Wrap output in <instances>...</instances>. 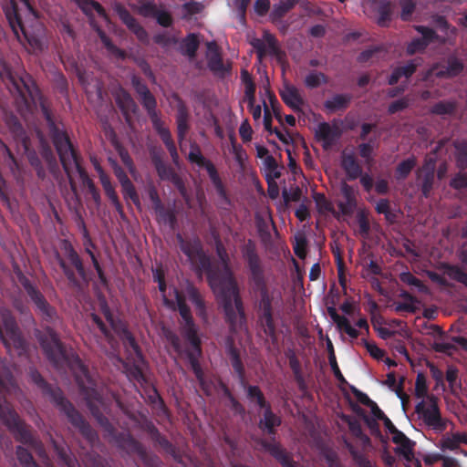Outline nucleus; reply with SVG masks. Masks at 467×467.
<instances>
[{"mask_svg":"<svg viewBox=\"0 0 467 467\" xmlns=\"http://www.w3.org/2000/svg\"><path fill=\"white\" fill-rule=\"evenodd\" d=\"M242 258L248 269V282L252 292L257 296L255 302L257 324L263 333L273 345L277 344V325L275 306L278 301L275 299L274 293L270 292L264 263L258 254L257 244L253 239L244 240L240 245Z\"/></svg>","mask_w":467,"mask_h":467,"instance_id":"obj_1","label":"nucleus"},{"mask_svg":"<svg viewBox=\"0 0 467 467\" xmlns=\"http://www.w3.org/2000/svg\"><path fill=\"white\" fill-rule=\"evenodd\" d=\"M215 248L223 268V270L214 269L211 263V270L203 272L207 275L211 286L219 289L225 322L229 326L230 332L234 334L246 325L244 302L238 284L229 265L228 254L219 238L216 240Z\"/></svg>","mask_w":467,"mask_h":467,"instance_id":"obj_2","label":"nucleus"},{"mask_svg":"<svg viewBox=\"0 0 467 467\" xmlns=\"http://www.w3.org/2000/svg\"><path fill=\"white\" fill-rule=\"evenodd\" d=\"M76 361L88 383V386H85L83 382L78 381L80 392L84 396L87 407L91 415L104 431L105 436L112 440L119 448L126 450L128 452L135 453L141 459H145L147 457V451L144 446L130 433L119 432L108 417L103 414L102 408H104V401L101 394L95 388V384L78 357H76Z\"/></svg>","mask_w":467,"mask_h":467,"instance_id":"obj_3","label":"nucleus"},{"mask_svg":"<svg viewBox=\"0 0 467 467\" xmlns=\"http://www.w3.org/2000/svg\"><path fill=\"white\" fill-rule=\"evenodd\" d=\"M29 16H32L30 24H26L22 17L16 0H5L3 11L8 25L17 39L23 46L27 45L34 53H41L47 48L48 41L47 29L43 24L37 21L38 11L35 8L31 0H19Z\"/></svg>","mask_w":467,"mask_h":467,"instance_id":"obj_4","label":"nucleus"},{"mask_svg":"<svg viewBox=\"0 0 467 467\" xmlns=\"http://www.w3.org/2000/svg\"><path fill=\"white\" fill-rule=\"evenodd\" d=\"M12 88L16 90L26 106H29L30 104L39 106L56 150H61L62 143L68 147V140L70 139L67 132L60 129L56 123L47 100L41 94L32 76L24 71L18 78H12Z\"/></svg>","mask_w":467,"mask_h":467,"instance_id":"obj_5","label":"nucleus"},{"mask_svg":"<svg viewBox=\"0 0 467 467\" xmlns=\"http://www.w3.org/2000/svg\"><path fill=\"white\" fill-rule=\"evenodd\" d=\"M186 296L194 305L197 316L207 322L208 314L204 299L199 289L192 283L187 282L184 293L174 289L176 308L182 317L181 333L192 347L195 355H202L201 339L198 336V328L195 325L190 306L186 303Z\"/></svg>","mask_w":467,"mask_h":467,"instance_id":"obj_6","label":"nucleus"},{"mask_svg":"<svg viewBox=\"0 0 467 467\" xmlns=\"http://www.w3.org/2000/svg\"><path fill=\"white\" fill-rule=\"evenodd\" d=\"M29 377L31 381L42 391L43 395L50 399L54 405L67 416L68 421L78 430L84 438L89 441H93L98 438L96 431L92 429L90 424L85 420L82 414L76 410L74 405L65 398L59 388H55L49 384L39 371L34 368H30Z\"/></svg>","mask_w":467,"mask_h":467,"instance_id":"obj_7","label":"nucleus"},{"mask_svg":"<svg viewBox=\"0 0 467 467\" xmlns=\"http://www.w3.org/2000/svg\"><path fill=\"white\" fill-rule=\"evenodd\" d=\"M62 246L65 259L57 254V263L70 286L80 289L82 282L88 284L90 279L83 260L68 240H63Z\"/></svg>","mask_w":467,"mask_h":467,"instance_id":"obj_8","label":"nucleus"},{"mask_svg":"<svg viewBox=\"0 0 467 467\" xmlns=\"http://www.w3.org/2000/svg\"><path fill=\"white\" fill-rule=\"evenodd\" d=\"M36 337L47 359L56 368L67 365V352L55 329L47 327L42 332L37 333Z\"/></svg>","mask_w":467,"mask_h":467,"instance_id":"obj_9","label":"nucleus"},{"mask_svg":"<svg viewBox=\"0 0 467 467\" xmlns=\"http://www.w3.org/2000/svg\"><path fill=\"white\" fill-rule=\"evenodd\" d=\"M180 250L199 272L211 270V258L204 252L202 244L198 237L184 238L182 234H176Z\"/></svg>","mask_w":467,"mask_h":467,"instance_id":"obj_10","label":"nucleus"},{"mask_svg":"<svg viewBox=\"0 0 467 467\" xmlns=\"http://www.w3.org/2000/svg\"><path fill=\"white\" fill-rule=\"evenodd\" d=\"M188 160L190 162L196 164L200 168H204L207 171L209 178L215 188L217 195L225 204L230 205L231 200L227 194L226 189L217 171V169L210 160L206 159L202 154L198 144H191V150L188 154Z\"/></svg>","mask_w":467,"mask_h":467,"instance_id":"obj_11","label":"nucleus"},{"mask_svg":"<svg viewBox=\"0 0 467 467\" xmlns=\"http://www.w3.org/2000/svg\"><path fill=\"white\" fill-rule=\"evenodd\" d=\"M415 412L428 427L438 431H443L446 429L447 425L441 418L438 398L434 395L427 396L426 400L418 402Z\"/></svg>","mask_w":467,"mask_h":467,"instance_id":"obj_12","label":"nucleus"},{"mask_svg":"<svg viewBox=\"0 0 467 467\" xmlns=\"http://www.w3.org/2000/svg\"><path fill=\"white\" fill-rule=\"evenodd\" d=\"M140 16L145 18H154L158 25L162 27H170L173 24L171 14L158 5L154 0H138L136 5H131Z\"/></svg>","mask_w":467,"mask_h":467,"instance_id":"obj_13","label":"nucleus"},{"mask_svg":"<svg viewBox=\"0 0 467 467\" xmlns=\"http://www.w3.org/2000/svg\"><path fill=\"white\" fill-rule=\"evenodd\" d=\"M464 70V62L456 54L449 55L446 59L434 63L427 72V77L435 76L437 78H453Z\"/></svg>","mask_w":467,"mask_h":467,"instance_id":"obj_14","label":"nucleus"},{"mask_svg":"<svg viewBox=\"0 0 467 467\" xmlns=\"http://www.w3.org/2000/svg\"><path fill=\"white\" fill-rule=\"evenodd\" d=\"M57 152L58 154L63 170L68 177H70L72 167L74 165L82 182L87 178H89L86 170L81 165V157L79 156L78 150L74 148L70 140H68V147L62 143L61 150Z\"/></svg>","mask_w":467,"mask_h":467,"instance_id":"obj_15","label":"nucleus"},{"mask_svg":"<svg viewBox=\"0 0 467 467\" xmlns=\"http://www.w3.org/2000/svg\"><path fill=\"white\" fill-rule=\"evenodd\" d=\"M113 10L119 16L120 21L127 26V28L135 35L137 39L144 44L148 45L150 42V36L147 30L139 23V21L130 14V12L122 5L115 4Z\"/></svg>","mask_w":467,"mask_h":467,"instance_id":"obj_16","label":"nucleus"},{"mask_svg":"<svg viewBox=\"0 0 467 467\" xmlns=\"http://www.w3.org/2000/svg\"><path fill=\"white\" fill-rule=\"evenodd\" d=\"M24 287L32 300L36 305V309L42 318L47 322H53L57 317V311L45 298L43 294L28 281L24 283Z\"/></svg>","mask_w":467,"mask_h":467,"instance_id":"obj_17","label":"nucleus"},{"mask_svg":"<svg viewBox=\"0 0 467 467\" xmlns=\"http://www.w3.org/2000/svg\"><path fill=\"white\" fill-rule=\"evenodd\" d=\"M381 420L386 429L392 434V441L400 445L396 451L403 455L407 461H410L413 457V451L416 445L415 441L409 439L401 431L398 430L387 416Z\"/></svg>","mask_w":467,"mask_h":467,"instance_id":"obj_18","label":"nucleus"},{"mask_svg":"<svg viewBox=\"0 0 467 467\" xmlns=\"http://www.w3.org/2000/svg\"><path fill=\"white\" fill-rule=\"evenodd\" d=\"M78 226L82 234L85 253L90 257L91 263L93 265L94 269L97 272V275H98L100 284L103 286H108L109 280H108V278L104 273V270H103L102 266L100 265L96 254L93 252V249L96 248V244L92 241L89 232H88V230L86 226V223L82 218L79 219V222L78 223Z\"/></svg>","mask_w":467,"mask_h":467,"instance_id":"obj_19","label":"nucleus"},{"mask_svg":"<svg viewBox=\"0 0 467 467\" xmlns=\"http://www.w3.org/2000/svg\"><path fill=\"white\" fill-rule=\"evenodd\" d=\"M250 45L255 49L259 60L266 55L278 56L280 53L276 37L267 30H264L262 39L254 37L250 41Z\"/></svg>","mask_w":467,"mask_h":467,"instance_id":"obj_20","label":"nucleus"},{"mask_svg":"<svg viewBox=\"0 0 467 467\" xmlns=\"http://www.w3.org/2000/svg\"><path fill=\"white\" fill-rule=\"evenodd\" d=\"M107 320L110 322L112 328L119 337V339L122 341V344L124 348H126L127 352H130V350L135 353L137 358L140 360H143L142 354L140 351V348L136 342L135 337L131 334V332L128 329L127 326L124 324H116L111 314L109 311L106 314Z\"/></svg>","mask_w":467,"mask_h":467,"instance_id":"obj_21","label":"nucleus"},{"mask_svg":"<svg viewBox=\"0 0 467 467\" xmlns=\"http://www.w3.org/2000/svg\"><path fill=\"white\" fill-rule=\"evenodd\" d=\"M149 195L152 202V209L157 215L158 222L160 223L169 225L171 230H174L177 225V217L174 210L167 209L164 206L156 190H150Z\"/></svg>","mask_w":467,"mask_h":467,"instance_id":"obj_22","label":"nucleus"},{"mask_svg":"<svg viewBox=\"0 0 467 467\" xmlns=\"http://www.w3.org/2000/svg\"><path fill=\"white\" fill-rule=\"evenodd\" d=\"M225 352L238 378L240 386H244L246 379L245 368L241 358L240 350L235 346L233 337H227L225 338Z\"/></svg>","mask_w":467,"mask_h":467,"instance_id":"obj_23","label":"nucleus"},{"mask_svg":"<svg viewBox=\"0 0 467 467\" xmlns=\"http://www.w3.org/2000/svg\"><path fill=\"white\" fill-rule=\"evenodd\" d=\"M117 106L120 109L125 120L130 123L131 115L138 110V105L131 95L122 87H119L114 93Z\"/></svg>","mask_w":467,"mask_h":467,"instance_id":"obj_24","label":"nucleus"},{"mask_svg":"<svg viewBox=\"0 0 467 467\" xmlns=\"http://www.w3.org/2000/svg\"><path fill=\"white\" fill-rule=\"evenodd\" d=\"M177 100L176 106V125H177V137L179 142L184 140L186 134L190 130L189 119L190 113L184 101L178 96H174Z\"/></svg>","mask_w":467,"mask_h":467,"instance_id":"obj_25","label":"nucleus"},{"mask_svg":"<svg viewBox=\"0 0 467 467\" xmlns=\"http://www.w3.org/2000/svg\"><path fill=\"white\" fill-rule=\"evenodd\" d=\"M261 446L268 451L283 467H296V462L290 454L277 442H271L261 439Z\"/></svg>","mask_w":467,"mask_h":467,"instance_id":"obj_26","label":"nucleus"},{"mask_svg":"<svg viewBox=\"0 0 467 467\" xmlns=\"http://www.w3.org/2000/svg\"><path fill=\"white\" fill-rule=\"evenodd\" d=\"M341 136L339 128L331 126L327 122H321L316 130V138L323 142V148L327 150L332 147L335 141Z\"/></svg>","mask_w":467,"mask_h":467,"instance_id":"obj_27","label":"nucleus"},{"mask_svg":"<svg viewBox=\"0 0 467 467\" xmlns=\"http://www.w3.org/2000/svg\"><path fill=\"white\" fill-rule=\"evenodd\" d=\"M146 431L150 436L152 441L161 447V449L167 454L171 455L174 460H178L180 455L176 447L164 436L162 435L159 430L152 424L149 422L146 425Z\"/></svg>","mask_w":467,"mask_h":467,"instance_id":"obj_28","label":"nucleus"},{"mask_svg":"<svg viewBox=\"0 0 467 467\" xmlns=\"http://www.w3.org/2000/svg\"><path fill=\"white\" fill-rule=\"evenodd\" d=\"M279 95L284 103L294 111L297 112L301 110L305 100L296 87L289 83H285L283 88L279 91Z\"/></svg>","mask_w":467,"mask_h":467,"instance_id":"obj_29","label":"nucleus"},{"mask_svg":"<svg viewBox=\"0 0 467 467\" xmlns=\"http://www.w3.org/2000/svg\"><path fill=\"white\" fill-rule=\"evenodd\" d=\"M5 122L14 140L21 143L25 149H27L29 139L19 119L15 114L10 113L5 116Z\"/></svg>","mask_w":467,"mask_h":467,"instance_id":"obj_30","label":"nucleus"},{"mask_svg":"<svg viewBox=\"0 0 467 467\" xmlns=\"http://www.w3.org/2000/svg\"><path fill=\"white\" fill-rule=\"evenodd\" d=\"M130 82L134 90L138 94L140 102L144 109L153 105H157L156 98L140 77L132 75L130 78Z\"/></svg>","mask_w":467,"mask_h":467,"instance_id":"obj_31","label":"nucleus"},{"mask_svg":"<svg viewBox=\"0 0 467 467\" xmlns=\"http://www.w3.org/2000/svg\"><path fill=\"white\" fill-rule=\"evenodd\" d=\"M421 63V58H414L408 61L405 65L397 67L393 69L388 78V84L390 86L396 85L401 78H410L417 70Z\"/></svg>","mask_w":467,"mask_h":467,"instance_id":"obj_32","label":"nucleus"},{"mask_svg":"<svg viewBox=\"0 0 467 467\" xmlns=\"http://www.w3.org/2000/svg\"><path fill=\"white\" fill-rule=\"evenodd\" d=\"M340 192L345 201L338 203V209L342 214L350 216L357 208V198L354 188L347 182H342Z\"/></svg>","mask_w":467,"mask_h":467,"instance_id":"obj_33","label":"nucleus"},{"mask_svg":"<svg viewBox=\"0 0 467 467\" xmlns=\"http://www.w3.org/2000/svg\"><path fill=\"white\" fill-rule=\"evenodd\" d=\"M264 409V415L259 420L258 427L268 435L275 436L276 434V428L281 425L282 420L273 412L270 404Z\"/></svg>","mask_w":467,"mask_h":467,"instance_id":"obj_34","label":"nucleus"},{"mask_svg":"<svg viewBox=\"0 0 467 467\" xmlns=\"http://www.w3.org/2000/svg\"><path fill=\"white\" fill-rule=\"evenodd\" d=\"M341 166L348 181H354L362 174V167L353 154H343Z\"/></svg>","mask_w":467,"mask_h":467,"instance_id":"obj_35","label":"nucleus"},{"mask_svg":"<svg viewBox=\"0 0 467 467\" xmlns=\"http://www.w3.org/2000/svg\"><path fill=\"white\" fill-rule=\"evenodd\" d=\"M417 180L419 181L422 196L429 198L434 184L433 169L426 167L420 169L417 172Z\"/></svg>","mask_w":467,"mask_h":467,"instance_id":"obj_36","label":"nucleus"},{"mask_svg":"<svg viewBox=\"0 0 467 467\" xmlns=\"http://www.w3.org/2000/svg\"><path fill=\"white\" fill-rule=\"evenodd\" d=\"M351 100L352 95L350 94H336L324 102V107L330 113L345 110L348 108Z\"/></svg>","mask_w":467,"mask_h":467,"instance_id":"obj_37","label":"nucleus"},{"mask_svg":"<svg viewBox=\"0 0 467 467\" xmlns=\"http://www.w3.org/2000/svg\"><path fill=\"white\" fill-rule=\"evenodd\" d=\"M150 159L159 177L161 180L169 181L175 173V171L163 161L162 157L159 152L152 151L150 153Z\"/></svg>","mask_w":467,"mask_h":467,"instance_id":"obj_38","label":"nucleus"},{"mask_svg":"<svg viewBox=\"0 0 467 467\" xmlns=\"http://www.w3.org/2000/svg\"><path fill=\"white\" fill-rule=\"evenodd\" d=\"M246 391V398L251 401L254 402L259 408L263 409L269 405L266 401L265 397L258 386L249 385L245 379L244 386H241Z\"/></svg>","mask_w":467,"mask_h":467,"instance_id":"obj_39","label":"nucleus"},{"mask_svg":"<svg viewBox=\"0 0 467 467\" xmlns=\"http://www.w3.org/2000/svg\"><path fill=\"white\" fill-rule=\"evenodd\" d=\"M379 16L377 24L380 27H388L392 20L393 5L390 1H380L377 9Z\"/></svg>","mask_w":467,"mask_h":467,"instance_id":"obj_40","label":"nucleus"},{"mask_svg":"<svg viewBox=\"0 0 467 467\" xmlns=\"http://www.w3.org/2000/svg\"><path fill=\"white\" fill-rule=\"evenodd\" d=\"M417 165L415 156L409 157L400 161L395 169V179L399 182L406 180Z\"/></svg>","mask_w":467,"mask_h":467,"instance_id":"obj_41","label":"nucleus"},{"mask_svg":"<svg viewBox=\"0 0 467 467\" xmlns=\"http://www.w3.org/2000/svg\"><path fill=\"white\" fill-rule=\"evenodd\" d=\"M264 167L265 170V179L269 186H272V182L281 177V171L278 169V164L273 156H266L264 160Z\"/></svg>","mask_w":467,"mask_h":467,"instance_id":"obj_42","label":"nucleus"},{"mask_svg":"<svg viewBox=\"0 0 467 467\" xmlns=\"http://www.w3.org/2000/svg\"><path fill=\"white\" fill-rule=\"evenodd\" d=\"M456 109L457 102L455 100H441L431 106L430 112L438 116L452 115Z\"/></svg>","mask_w":467,"mask_h":467,"instance_id":"obj_43","label":"nucleus"},{"mask_svg":"<svg viewBox=\"0 0 467 467\" xmlns=\"http://www.w3.org/2000/svg\"><path fill=\"white\" fill-rule=\"evenodd\" d=\"M298 2L299 0H285L275 5L271 12L272 20L275 21L283 18Z\"/></svg>","mask_w":467,"mask_h":467,"instance_id":"obj_44","label":"nucleus"},{"mask_svg":"<svg viewBox=\"0 0 467 467\" xmlns=\"http://www.w3.org/2000/svg\"><path fill=\"white\" fill-rule=\"evenodd\" d=\"M200 41L197 35L189 34L182 42V51L190 57H194L199 48Z\"/></svg>","mask_w":467,"mask_h":467,"instance_id":"obj_45","label":"nucleus"},{"mask_svg":"<svg viewBox=\"0 0 467 467\" xmlns=\"http://www.w3.org/2000/svg\"><path fill=\"white\" fill-rule=\"evenodd\" d=\"M453 146L456 150L457 164L464 169L467 166V139L454 140Z\"/></svg>","mask_w":467,"mask_h":467,"instance_id":"obj_46","label":"nucleus"},{"mask_svg":"<svg viewBox=\"0 0 467 467\" xmlns=\"http://www.w3.org/2000/svg\"><path fill=\"white\" fill-rule=\"evenodd\" d=\"M348 449L352 460L358 467H376V464L372 462L365 453L358 451L351 444H348Z\"/></svg>","mask_w":467,"mask_h":467,"instance_id":"obj_47","label":"nucleus"},{"mask_svg":"<svg viewBox=\"0 0 467 467\" xmlns=\"http://www.w3.org/2000/svg\"><path fill=\"white\" fill-rule=\"evenodd\" d=\"M209 69L216 75H224L226 67L219 52L215 51L208 57L207 62Z\"/></svg>","mask_w":467,"mask_h":467,"instance_id":"obj_48","label":"nucleus"},{"mask_svg":"<svg viewBox=\"0 0 467 467\" xmlns=\"http://www.w3.org/2000/svg\"><path fill=\"white\" fill-rule=\"evenodd\" d=\"M16 454L17 460L24 467H40L35 461L31 452L23 446L19 445L16 448Z\"/></svg>","mask_w":467,"mask_h":467,"instance_id":"obj_49","label":"nucleus"},{"mask_svg":"<svg viewBox=\"0 0 467 467\" xmlns=\"http://www.w3.org/2000/svg\"><path fill=\"white\" fill-rule=\"evenodd\" d=\"M96 170L99 172V180L104 189L105 194L110 201L115 199L118 194L109 180V177L104 172L103 169L99 165L96 167Z\"/></svg>","mask_w":467,"mask_h":467,"instance_id":"obj_50","label":"nucleus"},{"mask_svg":"<svg viewBox=\"0 0 467 467\" xmlns=\"http://www.w3.org/2000/svg\"><path fill=\"white\" fill-rule=\"evenodd\" d=\"M415 30L420 33L421 39L429 46L433 42H444V38L441 39L439 35L432 29L425 26H415Z\"/></svg>","mask_w":467,"mask_h":467,"instance_id":"obj_51","label":"nucleus"},{"mask_svg":"<svg viewBox=\"0 0 467 467\" xmlns=\"http://www.w3.org/2000/svg\"><path fill=\"white\" fill-rule=\"evenodd\" d=\"M328 78L327 77L322 73V72H317V71H311L306 78H305V85L308 88H317L321 84L327 83Z\"/></svg>","mask_w":467,"mask_h":467,"instance_id":"obj_52","label":"nucleus"},{"mask_svg":"<svg viewBox=\"0 0 467 467\" xmlns=\"http://www.w3.org/2000/svg\"><path fill=\"white\" fill-rule=\"evenodd\" d=\"M145 110L150 119L154 130L157 133L161 132V130H163L165 127L163 121L160 117V112L157 109V105H153L146 109Z\"/></svg>","mask_w":467,"mask_h":467,"instance_id":"obj_53","label":"nucleus"},{"mask_svg":"<svg viewBox=\"0 0 467 467\" xmlns=\"http://www.w3.org/2000/svg\"><path fill=\"white\" fill-rule=\"evenodd\" d=\"M124 199H130L136 206L140 205L139 194L131 181L120 185Z\"/></svg>","mask_w":467,"mask_h":467,"instance_id":"obj_54","label":"nucleus"},{"mask_svg":"<svg viewBox=\"0 0 467 467\" xmlns=\"http://www.w3.org/2000/svg\"><path fill=\"white\" fill-rule=\"evenodd\" d=\"M447 273L452 280L461 283L467 287V273L461 267L458 265H449Z\"/></svg>","mask_w":467,"mask_h":467,"instance_id":"obj_55","label":"nucleus"},{"mask_svg":"<svg viewBox=\"0 0 467 467\" xmlns=\"http://www.w3.org/2000/svg\"><path fill=\"white\" fill-rule=\"evenodd\" d=\"M415 396L418 399L427 398L428 395V386L426 377L423 373H418L415 381Z\"/></svg>","mask_w":467,"mask_h":467,"instance_id":"obj_56","label":"nucleus"},{"mask_svg":"<svg viewBox=\"0 0 467 467\" xmlns=\"http://www.w3.org/2000/svg\"><path fill=\"white\" fill-rule=\"evenodd\" d=\"M186 355L191 368L196 377V379H202V376L204 375V372L199 362V358L201 355H195L194 352H187Z\"/></svg>","mask_w":467,"mask_h":467,"instance_id":"obj_57","label":"nucleus"},{"mask_svg":"<svg viewBox=\"0 0 467 467\" xmlns=\"http://www.w3.org/2000/svg\"><path fill=\"white\" fill-rule=\"evenodd\" d=\"M125 367L128 371V375L131 379H135L139 383H143V382L147 381L144 372L138 363H135L133 361V363L131 365L129 366L127 364Z\"/></svg>","mask_w":467,"mask_h":467,"instance_id":"obj_58","label":"nucleus"},{"mask_svg":"<svg viewBox=\"0 0 467 467\" xmlns=\"http://www.w3.org/2000/svg\"><path fill=\"white\" fill-rule=\"evenodd\" d=\"M357 221L358 223V233L363 238H368L370 233V223L367 214L361 211L357 215Z\"/></svg>","mask_w":467,"mask_h":467,"instance_id":"obj_59","label":"nucleus"},{"mask_svg":"<svg viewBox=\"0 0 467 467\" xmlns=\"http://www.w3.org/2000/svg\"><path fill=\"white\" fill-rule=\"evenodd\" d=\"M302 191L298 186L292 187L289 191L284 189L282 196L285 204L291 202H298L301 198Z\"/></svg>","mask_w":467,"mask_h":467,"instance_id":"obj_60","label":"nucleus"},{"mask_svg":"<svg viewBox=\"0 0 467 467\" xmlns=\"http://www.w3.org/2000/svg\"><path fill=\"white\" fill-rule=\"evenodd\" d=\"M401 14L400 18L403 21H409L415 11L416 5L412 0H400Z\"/></svg>","mask_w":467,"mask_h":467,"instance_id":"obj_61","label":"nucleus"},{"mask_svg":"<svg viewBox=\"0 0 467 467\" xmlns=\"http://www.w3.org/2000/svg\"><path fill=\"white\" fill-rule=\"evenodd\" d=\"M307 241L305 236H299L296 239V244L293 246L295 254L300 259H305L306 256Z\"/></svg>","mask_w":467,"mask_h":467,"instance_id":"obj_62","label":"nucleus"},{"mask_svg":"<svg viewBox=\"0 0 467 467\" xmlns=\"http://www.w3.org/2000/svg\"><path fill=\"white\" fill-rule=\"evenodd\" d=\"M202 9L203 5L194 1L187 2L182 5V10L184 11L185 17L200 14Z\"/></svg>","mask_w":467,"mask_h":467,"instance_id":"obj_63","label":"nucleus"},{"mask_svg":"<svg viewBox=\"0 0 467 467\" xmlns=\"http://www.w3.org/2000/svg\"><path fill=\"white\" fill-rule=\"evenodd\" d=\"M451 187L455 190H462L467 187V174L457 173L450 182Z\"/></svg>","mask_w":467,"mask_h":467,"instance_id":"obj_64","label":"nucleus"}]
</instances>
